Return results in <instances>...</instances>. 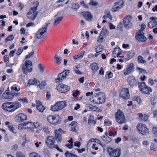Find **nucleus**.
I'll use <instances>...</instances> for the list:
<instances>
[{
	"label": "nucleus",
	"mask_w": 157,
	"mask_h": 157,
	"mask_svg": "<svg viewBox=\"0 0 157 157\" xmlns=\"http://www.w3.org/2000/svg\"><path fill=\"white\" fill-rule=\"evenodd\" d=\"M63 132L62 129L59 128L55 130V137L52 136H47L45 140V143L47 146L50 148H56L59 151L63 152V150L60 148L57 145L55 144V143L56 139L58 142H60L62 141V134L64 133Z\"/></svg>",
	"instance_id": "f257e3e1"
},
{
	"label": "nucleus",
	"mask_w": 157,
	"mask_h": 157,
	"mask_svg": "<svg viewBox=\"0 0 157 157\" xmlns=\"http://www.w3.org/2000/svg\"><path fill=\"white\" fill-rule=\"evenodd\" d=\"M21 106V104L17 101L4 102L2 105V109L8 112H14Z\"/></svg>",
	"instance_id": "f03ea898"
},
{
	"label": "nucleus",
	"mask_w": 157,
	"mask_h": 157,
	"mask_svg": "<svg viewBox=\"0 0 157 157\" xmlns=\"http://www.w3.org/2000/svg\"><path fill=\"white\" fill-rule=\"evenodd\" d=\"M106 99V96L105 93L100 92L94 94L90 101L95 104H100L104 103Z\"/></svg>",
	"instance_id": "7ed1b4c3"
},
{
	"label": "nucleus",
	"mask_w": 157,
	"mask_h": 157,
	"mask_svg": "<svg viewBox=\"0 0 157 157\" xmlns=\"http://www.w3.org/2000/svg\"><path fill=\"white\" fill-rule=\"evenodd\" d=\"M47 120L51 124L56 125L61 123L62 121L61 117L58 114L53 115H50L47 116Z\"/></svg>",
	"instance_id": "20e7f679"
},
{
	"label": "nucleus",
	"mask_w": 157,
	"mask_h": 157,
	"mask_svg": "<svg viewBox=\"0 0 157 157\" xmlns=\"http://www.w3.org/2000/svg\"><path fill=\"white\" fill-rule=\"evenodd\" d=\"M32 63L31 61L27 60L22 65V70L23 73L27 75L28 73L31 72L33 70L32 67Z\"/></svg>",
	"instance_id": "39448f33"
},
{
	"label": "nucleus",
	"mask_w": 157,
	"mask_h": 157,
	"mask_svg": "<svg viewBox=\"0 0 157 157\" xmlns=\"http://www.w3.org/2000/svg\"><path fill=\"white\" fill-rule=\"evenodd\" d=\"M115 117L116 121L119 124H122L125 121L124 115L120 109H118L115 113Z\"/></svg>",
	"instance_id": "423d86ee"
},
{
	"label": "nucleus",
	"mask_w": 157,
	"mask_h": 157,
	"mask_svg": "<svg viewBox=\"0 0 157 157\" xmlns=\"http://www.w3.org/2000/svg\"><path fill=\"white\" fill-rule=\"evenodd\" d=\"M150 21L147 23V26L149 28L153 29V32L154 33H157V17H151L149 18Z\"/></svg>",
	"instance_id": "0eeeda50"
},
{
	"label": "nucleus",
	"mask_w": 157,
	"mask_h": 157,
	"mask_svg": "<svg viewBox=\"0 0 157 157\" xmlns=\"http://www.w3.org/2000/svg\"><path fill=\"white\" fill-rule=\"evenodd\" d=\"M140 90L141 92L144 94H148L151 92V88L147 86L145 82H141L138 85Z\"/></svg>",
	"instance_id": "6e6552de"
},
{
	"label": "nucleus",
	"mask_w": 157,
	"mask_h": 157,
	"mask_svg": "<svg viewBox=\"0 0 157 157\" xmlns=\"http://www.w3.org/2000/svg\"><path fill=\"white\" fill-rule=\"evenodd\" d=\"M138 132L144 135H146L149 133V129L146 125L142 123H138L136 126Z\"/></svg>",
	"instance_id": "1a4fd4ad"
},
{
	"label": "nucleus",
	"mask_w": 157,
	"mask_h": 157,
	"mask_svg": "<svg viewBox=\"0 0 157 157\" xmlns=\"http://www.w3.org/2000/svg\"><path fill=\"white\" fill-rule=\"evenodd\" d=\"M107 151L110 157H119L121 154V149L119 147L114 149L112 147H108Z\"/></svg>",
	"instance_id": "9d476101"
},
{
	"label": "nucleus",
	"mask_w": 157,
	"mask_h": 157,
	"mask_svg": "<svg viewBox=\"0 0 157 157\" xmlns=\"http://www.w3.org/2000/svg\"><path fill=\"white\" fill-rule=\"evenodd\" d=\"M37 6L33 7H32L30 9L27 14V16L28 18L31 20H34L38 14V12H37Z\"/></svg>",
	"instance_id": "9b49d317"
},
{
	"label": "nucleus",
	"mask_w": 157,
	"mask_h": 157,
	"mask_svg": "<svg viewBox=\"0 0 157 157\" xmlns=\"http://www.w3.org/2000/svg\"><path fill=\"white\" fill-rule=\"evenodd\" d=\"M9 89V88H8ZM19 93H13L9 92V89L7 90L2 94V98L5 99H9L11 100L14 98V96H17Z\"/></svg>",
	"instance_id": "f8f14e48"
},
{
	"label": "nucleus",
	"mask_w": 157,
	"mask_h": 157,
	"mask_svg": "<svg viewBox=\"0 0 157 157\" xmlns=\"http://www.w3.org/2000/svg\"><path fill=\"white\" fill-rule=\"evenodd\" d=\"M135 70V67L133 63H131L127 65L124 70L123 71V75L126 76L132 73Z\"/></svg>",
	"instance_id": "ddd939ff"
},
{
	"label": "nucleus",
	"mask_w": 157,
	"mask_h": 157,
	"mask_svg": "<svg viewBox=\"0 0 157 157\" xmlns=\"http://www.w3.org/2000/svg\"><path fill=\"white\" fill-rule=\"evenodd\" d=\"M132 17L130 15L126 16L123 19L124 25L125 28L128 29L130 28L132 25L131 22Z\"/></svg>",
	"instance_id": "4468645a"
},
{
	"label": "nucleus",
	"mask_w": 157,
	"mask_h": 157,
	"mask_svg": "<svg viewBox=\"0 0 157 157\" xmlns=\"http://www.w3.org/2000/svg\"><path fill=\"white\" fill-rule=\"evenodd\" d=\"M57 90L61 93H66L70 90V87L67 85L63 83L59 84L57 86Z\"/></svg>",
	"instance_id": "2eb2a0df"
},
{
	"label": "nucleus",
	"mask_w": 157,
	"mask_h": 157,
	"mask_svg": "<svg viewBox=\"0 0 157 157\" xmlns=\"http://www.w3.org/2000/svg\"><path fill=\"white\" fill-rule=\"evenodd\" d=\"M69 72L70 70H67L59 74L58 75V78L55 79L56 82H62L66 78L67 74L69 73Z\"/></svg>",
	"instance_id": "dca6fc26"
},
{
	"label": "nucleus",
	"mask_w": 157,
	"mask_h": 157,
	"mask_svg": "<svg viewBox=\"0 0 157 157\" xmlns=\"http://www.w3.org/2000/svg\"><path fill=\"white\" fill-rule=\"evenodd\" d=\"M120 96L125 100L129 99L130 95L129 94L128 89L126 88H122L120 92Z\"/></svg>",
	"instance_id": "f3484780"
},
{
	"label": "nucleus",
	"mask_w": 157,
	"mask_h": 157,
	"mask_svg": "<svg viewBox=\"0 0 157 157\" xmlns=\"http://www.w3.org/2000/svg\"><path fill=\"white\" fill-rule=\"evenodd\" d=\"M46 28H40L35 34V37L38 39H41L44 37L46 34Z\"/></svg>",
	"instance_id": "a211bd4d"
},
{
	"label": "nucleus",
	"mask_w": 157,
	"mask_h": 157,
	"mask_svg": "<svg viewBox=\"0 0 157 157\" xmlns=\"http://www.w3.org/2000/svg\"><path fill=\"white\" fill-rule=\"evenodd\" d=\"M124 2L123 0H119L118 1L116 2L112 9V11L115 12L121 8L123 6Z\"/></svg>",
	"instance_id": "6ab92c4d"
},
{
	"label": "nucleus",
	"mask_w": 157,
	"mask_h": 157,
	"mask_svg": "<svg viewBox=\"0 0 157 157\" xmlns=\"http://www.w3.org/2000/svg\"><path fill=\"white\" fill-rule=\"evenodd\" d=\"M127 81L128 85L132 87L137 85L138 83L140 84L136 78L133 76H130L128 77Z\"/></svg>",
	"instance_id": "aec40b11"
},
{
	"label": "nucleus",
	"mask_w": 157,
	"mask_h": 157,
	"mask_svg": "<svg viewBox=\"0 0 157 157\" xmlns=\"http://www.w3.org/2000/svg\"><path fill=\"white\" fill-rule=\"evenodd\" d=\"M107 32V30L106 28H102L101 32L97 38V40L98 42L101 43L104 41V38L106 36V33Z\"/></svg>",
	"instance_id": "412c9836"
},
{
	"label": "nucleus",
	"mask_w": 157,
	"mask_h": 157,
	"mask_svg": "<svg viewBox=\"0 0 157 157\" xmlns=\"http://www.w3.org/2000/svg\"><path fill=\"white\" fill-rule=\"evenodd\" d=\"M122 53V51L120 48L119 47H117L114 49L112 53V56L115 58L117 57L124 58V56H120V55Z\"/></svg>",
	"instance_id": "4be33fe9"
},
{
	"label": "nucleus",
	"mask_w": 157,
	"mask_h": 157,
	"mask_svg": "<svg viewBox=\"0 0 157 157\" xmlns=\"http://www.w3.org/2000/svg\"><path fill=\"white\" fill-rule=\"evenodd\" d=\"M15 119L17 122L20 123L26 120L27 116L25 113H20L16 116Z\"/></svg>",
	"instance_id": "5701e85b"
},
{
	"label": "nucleus",
	"mask_w": 157,
	"mask_h": 157,
	"mask_svg": "<svg viewBox=\"0 0 157 157\" xmlns=\"http://www.w3.org/2000/svg\"><path fill=\"white\" fill-rule=\"evenodd\" d=\"M90 68L92 70V74L94 75L98 72L99 69L98 63L93 62L90 64Z\"/></svg>",
	"instance_id": "b1692460"
},
{
	"label": "nucleus",
	"mask_w": 157,
	"mask_h": 157,
	"mask_svg": "<svg viewBox=\"0 0 157 157\" xmlns=\"http://www.w3.org/2000/svg\"><path fill=\"white\" fill-rule=\"evenodd\" d=\"M136 37L138 41H140L144 42L147 39L146 37L144 35V33H142L141 30H139L138 32L136 33Z\"/></svg>",
	"instance_id": "393cba45"
},
{
	"label": "nucleus",
	"mask_w": 157,
	"mask_h": 157,
	"mask_svg": "<svg viewBox=\"0 0 157 157\" xmlns=\"http://www.w3.org/2000/svg\"><path fill=\"white\" fill-rule=\"evenodd\" d=\"M82 14L84 18L87 21L91 20L93 18V15L89 11H83Z\"/></svg>",
	"instance_id": "a878e982"
},
{
	"label": "nucleus",
	"mask_w": 157,
	"mask_h": 157,
	"mask_svg": "<svg viewBox=\"0 0 157 157\" xmlns=\"http://www.w3.org/2000/svg\"><path fill=\"white\" fill-rule=\"evenodd\" d=\"M126 53L127 55L126 58H124L126 61L131 59L136 54L135 52L134 51L132 50L127 51Z\"/></svg>",
	"instance_id": "bb28decb"
},
{
	"label": "nucleus",
	"mask_w": 157,
	"mask_h": 157,
	"mask_svg": "<svg viewBox=\"0 0 157 157\" xmlns=\"http://www.w3.org/2000/svg\"><path fill=\"white\" fill-rule=\"evenodd\" d=\"M36 108L39 111L43 112L45 109V107L41 103L39 100L36 101Z\"/></svg>",
	"instance_id": "cd10ccee"
},
{
	"label": "nucleus",
	"mask_w": 157,
	"mask_h": 157,
	"mask_svg": "<svg viewBox=\"0 0 157 157\" xmlns=\"http://www.w3.org/2000/svg\"><path fill=\"white\" fill-rule=\"evenodd\" d=\"M56 104H57L59 109V110H61L63 108L65 107L67 105V104L64 101H61L56 102Z\"/></svg>",
	"instance_id": "c85d7f7f"
},
{
	"label": "nucleus",
	"mask_w": 157,
	"mask_h": 157,
	"mask_svg": "<svg viewBox=\"0 0 157 157\" xmlns=\"http://www.w3.org/2000/svg\"><path fill=\"white\" fill-rule=\"evenodd\" d=\"M40 83V82L36 78H33L32 79H30L28 81V84L29 85H37Z\"/></svg>",
	"instance_id": "c756f323"
},
{
	"label": "nucleus",
	"mask_w": 157,
	"mask_h": 157,
	"mask_svg": "<svg viewBox=\"0 0 157 157\" xmlns=\"http://www.w3.org/2000/svg\"><path fill=\"white\" fill-rule=\"evenodd\" d=\"M102 140L106 144H108L112 141V139L109 137L106 132L104 136L102 137Z\"/></svg>",
	"instance_id": "7c9ffc66"
},
{
	"label": "nucleus",
	"mask_w": 157,
	"mask_h": 157,
	"mask_svg": "<svg viewBox=\"0 0 157 157\" xmlns=\"http://www.w3.org/2000/svg\"><path fill=\"white\" fill-rule=\"evenodd\" d=\"M5 124L6 125H7L10 131L14 133H16L17 132L13 125L10 124L9 122L7 121H6L5 122Z\"/></svg>",
	"instance_id": "2f4dec72"
},
{
	"label": "nucleus",
	"mask_w": 157,
	"mask_h": 157,
	"mask_svg": "<svg viewBox=\"0 0 157 157\" xmlns=\"http://www.w3.org/2000/svg\"><path fill=\"white\" fill-rule=\"evenodd\" d=\"M85 53V51L84 50L78 53L77 55H75L73 56L74 59H77L79 58H82L83 57Z\"/></svg>",
	"instance_id": "473e14b6"
},
{
	"label": "nucleus",
	"mask_w": 157,
	"mask_h": 157,
	"mask_svg": "<svg viewBox=\"0 0 157 157\" xmlns=\"http://www.w3.org/2000/svg\"><path fill=\"white\" fill-rule=\"evenodd\" d=\"M26 126V128L27 129L33 130V125L34 123L32 122H28L25 123Z\"/></svg>",
	"instance_id": "72a5a7b5"
},
{
	"label": "nucleus",
	"mask_w": 157,
	"mask_h": 157,
	"mask_svg": "<svg viewBox=\"0 0 157 157\" xmlns=\"http://www.w3.org/2000/svg\"><path fill=\"white\" fill-rule=\"evenodd\" d=\"M90 118H89L88 120V124L89 125H94L96 123V121L95 120H92L91 119H94V117L92 115H90Z\"/></svg>",
	"instance_id": "f704fd0d"
},
{
	"label": "nucleus",
	"mask_w": 157,
	"mask_h": 157,
	"mask_svg": "<svg viewBox=\"0 0 157 157\" xmlns=\"http://www.w3.org/2000/svg\"><path fill=\"white\" fill-rule=\"evenodd\" d=\"M11 92L14 93V92L15 91L17 92L20 90V89L19 86L15 85H13L11 87Z\"/></svg>",
	"instance_id": "c9c22d12"
},
{
	"label": "nucleus",
	"mask_w": 157,
	"mask_h": 157,
	"mask_svg": "<svg viewBox=\"0 0 157 157\" xmlns=\"http://www.w3.org/2000/svg\"><path fill=\"white\" fill-rule=\"evenodd\" d=\"M63 16H62L59 17H57L55 20L54 23V26H56L61 21L63 18Z\"/></svg>",
	"instance_id": "e433bc0d"
},
{
	"label": "nucleus",
	"mask_w": 157,
	"mask_h": 157,
	"mask_svg": "<svg viewBox=\"0 0 157 157\" xmlns=\"http://www.w3.org/2000/svg\"><path fill=\"white\" fill-rule=\"evenodd\" d=\"M65 155L66 157H78L76 155L71 153L67 151H66Z\"/></svg>",
	"instance_id": "4c0bfd02"
},
{
	"label": "nucleus",
	"mask_w": 157,
	"mask_h": 157,
	"mask_svg": "<svg viewBox=\"0 0 157 157\" xmlns=\"http://www.w3.org/2000/svg\"><path fill=\"white\" fill-rule=\"evenodd\" d=\"M76 122L75 121H73L71 122V123L70 124V125L71 126V131L72 132H76V125L75 124Z\"/></svg>",
	"instance_id": "58836bf2"
},
{
	"label": "nucleus",
	"mask_w": 157,
	"mask_h": 157,
	"mask_svg": "<svg viewBox=\"0 0 157 157\" xmlns=\"http://www.w3.org/2000/svg\"><path fill=\"white\" fill-rule=\"evenodd\" d=\"M42 131L44 133H50V128L47 125H44L43 126Z\"/></svg>",
	"instance_id": "ea45409f"
},
{
	"label": "nucleus",
	"mask_w": 157,
	"mask_h": 157,
	"mask_svg": "<svg viewBox=\"0 0 157 157\" xmlns=\"http://www.w3.org/2000/svg\"><path fill=\"white\" fill-rule=\"evenodd\" d=\"M57 104H56V103L54 105H52L51 107V109L53 111H60L59 109Z\"/></svg>",
	"instance_id": "a19ab883"
},
{
	"label": "nucleus",
	"mask_w": 157,
	"mask_h": 157,
	"mask_svg": "<svg viewBox=\"0 0 157 157\" xmlns=\"http://www.w3.org/2000/svg\"><path fill=\"white\" fill-rule=\"evenodd\" d=\"M138 61L142 63H146V61L144 59L143 57L141 56H139L137 58Z\"/></svg>",
	"instance_id": "79ce46f5"
},
{
	"label": "nucleus",
	"mask_w": 157,
	"mask_h": 157,
	"mask_svg": "<svg viewBox=\"0 0 157 157\" xmlns=\"http://www.w3.org/2000/svg\"><path fill=\"white\" fill-rule=\"evenodd\" d=\"M38 67L40 72L41 73H43L44 69L45 67L44 65L42 63H40L38 65Z\"/></svg>",
	"instance_id": "37998d69"
},
{
	"label": "nucleus",
	"mask_w": 157,
	"mask_h": 157,
	"mask_svg": "<svg viewBox=\"0 0 157 157\" xmlns=\"http://www.w3.org/2000/svg\"><path fill=\"white\" fill-rule=\"evenodd\" d=\"M54 58L56 60V62L57 64L59 65L61 63L62 59L60 57L57 56L56 55Z\"/></svg>",
	"instance_id": "c03bdc74"
},
{
	"label": "nucleus",
	"mask_w": 157,
	"mask_h": 157,
	"mask_svg": "<svg viewBox=\"0 0 157 157\" xmlns=\"http://www.w3.org/2000/svg\"><path fill=\"white\" fill-rule=\"evenodd\" d=\"M16 157H26L25 155L21 152L17 151L16 154Z\"/></svg>",
	"instance_id": "a18cd8bd"
},
{
	"label": "nucleus",
	"mask_w": 157,
	"mask_h": 157,
	"mask_svg": "<svg viewBox=\"0 0 157 157\" xmlns=\"http://www.w3.org/2000/svg\"><path fill=\"white\" fill-rule=\"evenodd\" d=\"M14 38V37L13 35L11 34L8 36L6 38L5 41L6 42H7L9 41H11L13 40Z\"/></svg>",
	"instance_id": "49530a36"
},
{
	"label": "nucleus",
	"mask_w": 157,
	"mask_h": 157,
	"mask_svg": "<svg viewBox=\"0 0 157 157\" xmlns=\"http://www.w3.org/2000/svg\"><path fill=\"white\" fill-rule=\"evenodd\" d=\"M18 128L19 129H26L25 123H20L19 124L18 126Z\"/></svg>",
	"instance_id": "de8ad7c7"
},
{
	"label": "nucleus",
	"mask_w": 157,
	"mask_h": 157,
	"mask_svg": "<svg viewBox=\"0 0 157 157\" xmlns=\"http://www.w3.org/2000/svg\"><path fill=\"white\" fill-rule=\"evenodd\" d=\"M133 100L136 101L139 104H140L141 102V98L139 96L134 97L133 98Z\"/></svg>",
	"instance_id": "09e8293b"
},
{
	"label": "nucleus",
	"mask_w": 157,
	"mask_h": 157,
	"mask_svg": "<svg viewBox=\"0 0 157 157\" xmlns=\"http://www.w3.org/2000/svg\"><path fill=\"white\" fill-rule=\"evenodd\" d=\"M104 123L106 126H109L112 125V122L109 120H105L104 121Z\"/></svg>",
	"instance_id": "8fccbe9b"
},
{
	"label": "nucleus",
	"mask_w": 157,
	"mask_h": 157,
	"mask_svg": "<svg viewBox=\"0 0 157 157\" xmlns=\"http://www.w3.org/2000/svg\"><path fill=\"white\" fill-rule=\"evenodd\" d=\"M40 155L36 152H33L29 154L30 157H38Z\"/></svg>",
	"instance_id": "3c124183"
},
{
	"label": "nucleus",
	"mask_w": 157,
	"mask_h": 157,
	"mask_svg": "<svg viewBox=\"0 0 157 157\" xmlns=\"http://www.w3.org/2000/svg\"><path fill=\"white\" fill-rule=\"evenodd\" d=\"M40 88L41 89L44 88L46 85V83L44 81H42L40 84H38Z\"/></svg>",
	"instance_id": "603ef678"
},
{
	"label": "nucleus",
	"mask_w": 157,
	"mask_h": 157,
	"mask_svg": "<svg viewBox=\"0 0 157 157\" xmlns=\"http://www.w3.org/2000/svg\"><path fill=\"white\" fill-rule=\"evenodd\" d=\"M72 7L73 9L76 10L79 8V6L77 3H73L72 5Z\"/></svg>",
	"instance_id": "864d4df0"
},
{
	"label": "nucleus",
	"mask_w": 157,
	"mask_h": 157,
	"mask_svg": "<svg viewBox=\"0 0 157 157\" xmlns=\"http://www.w3.org/2000/svg\"><path fill=\"white\" fill-rule=\"evenodd\" d=\"M34 52V50L33 49L30 52L28 55L26 56L25 58L26 59H28L31 56H32L33 55Z\"/></svg>",
	"instance_id": "5fc2aeb1"
},
{
	"label": "nucleus",
	"mask_w": 157,
	"mask_h": 157,
	"mask_svg": "<svg viewBox=\"0 0 157 157\" xmlns=\"http://www.w3.org/2000/svg\"><path fill=\"white\" fill-rule=\"evenodd\" d=\"M18 101L22 102L23 103H28V100L26 98H20L18 99Z\"/></svg>",
	"instance_id": "6e6d98bb"
},
{
	"label": "nucleus",
	"mask_w": 157,
	"mask_h": 157,
	"mask_svg": "<svg viewBox=\"0 0 157 157\" xmlns=\"http://www.w3.org/2000/svg\"><path fill=\"white\" fill-rule=\"evenodd\" d=\"M150 149L151 150H153L154 151H156L157 149L156 146L155 144H151Z\"/></svg>",
	"instance_id": "4d7b16f0"
},
{
	"label": "nucleus",
	"mask_w": 157,
	"mask_h": 157,
	"mask_svg": "<svg viewBox=\"0 0 157 157\" xmlns=\"http://www.w3.org/2000/svg\"><path fill=\"white\" fill-rule=\"evenodd\" d=\"M106 74H107L108 77L109 78H112L113 76V73L110 71H108L106 72Z\"/></svg>",
	"instance_id": "13d9d810"
},
{
	"label": "nucleus",
	"mask_w": 157,
	"mask_h": 157,
	"mask_svg": "<svg viewBox=\"0 0 157 157\" xmlns=\"http://www.w3.org/2000/svg\"><path fill=\"white\" fill-rule=\"evenodd\" d=\"M102 46L101 45L98 46V47L95 48V50L101 52H102L103 49L102 48Z\"/></svg>",
	"instance_id": "bf43d9fd"
},
{
	"label": "nucleus",
	"mask_w": 157,
	"mask_h": 157,
	"mask_svg": "<svg viewBox=\"0 0 157 157\" xmlns=\"http://www.w3.org/2000/svg\"><path fill=\"white\" fill-rule=\"evenodd\" d=\"M98 4V2L94 1V0H90L89 3V5L94 6H96Z\"/></svg>",
	"instance_id": "052dcab7"
},
{
	"label": "nucleus",
	"mask_w": 157,
	"mask_h": 157,
	"mask_svg": "<svg viewBox=\"0 0 157 157\" xmlns=\"http://www.w3.org/2000/svg\"><path fill=\"white\" fill-rule=\"evenodd\" d=\"M23 50L22 48L20 47L17 52V55H20L23 52Z\"/></svg>",
	"instance_id": "680f3d73"
},
{
	"label": "nucleus",
	"mask_w": 157,
	"mask_h": 157,
	"mask_svg": "<svg viewBox=\"0 0 157 157\" xmlns=\"http://www.w3.org/2000/svg\"><path fill=\"white\" fill-rule=\"evenodd\" d=\"M80 92L78 90H75L73 92L72 94L73 96L74 97H76L79 95Z\"/></svg>",
	"instance_id": "e2e57ef3"
},
{
	"label": "nucleus",
	"mask_w": 157,
	"mask_h": 157,
	"mask_svg": "<svg viewBox=\"0 0 157 157\" xmlns=\"http://www.w3.org/2000/svg\"><path fill=\"white\" fill-rule=\"evenodd\" d=\"M51 97V94L49 91H48L46 94V98L47 100H50Z\"/></svg>",
	"instance_id": "0e129e2a"
},
{
	"label": "nucleus",
	"mask_w": 157,
	"mask_h": 157,
	"mask_svg": "<svg viewBox=\"0 0 157 157\" xmlns=\"http://www.w3.org/2000/svg\"><path fill=\"white\" fill-rule=\"evenodd\" d=\"M152 132L153 134L157 137V127H154L152 128Z\"/></svg>",
	"instance_id": "69168bd1"
},
{
	"label": "nucleus",
	"mask_w": 157,
	"mask_h": 157,
	"mask_svg": "<svg viewBox=\"0 0 157 157\" xmlns=\"http://www.w3.org/2000/svg\"><path fill=\"white\" fill-rule=\"evenodd\" d=\"M104 71L103 68L102 67H101L100 68V69L99 72V75H104Z\"/></svg>",
	"instance_id": "338daca9"
},
{
	"label": "nucleus",
	"mask_w": 157,
	"mask_h": 157,
	"mask_svg": "<svg viewBox=\"0 0 157 157\" xmlns=\"http://www.w3.org/2000/svg\"><path fill=\"white\" fill-rule=\"evenodd\" d=\"M81 143L78 141H77L75 142H74V145L76 147H79L81 145Z\"/></svg>",
	"instance_id": "774afa93"
}]
</instances>
